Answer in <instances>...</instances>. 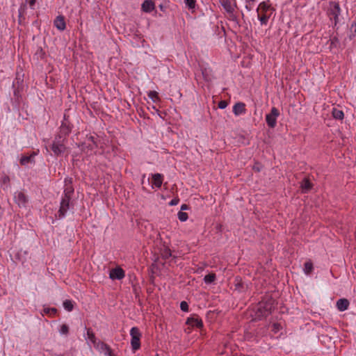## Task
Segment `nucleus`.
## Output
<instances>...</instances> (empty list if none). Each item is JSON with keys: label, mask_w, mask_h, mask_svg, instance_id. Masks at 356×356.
<instances>
[{"label": "nucleus", "mask_w": 356, "mask_h": 356, "mask_svg": "<svg viewBox=\"0 0 356 356\" xmlns=\"http://www.w3.org/2000/svg\"><path fill=\"white\" fill-rule=\"evenodd\" d=\"M341 13V8L339 3L332 1L329 3L327 14L331 20L334 21V24L336 26L339 22V15Z\"/></svg>", "instance_id": "nucleus-1"}, {"label": "nucleus", "mask_w": 356, "mask_h": 356, "mask_svg": "<svg viewBox=\"0 0 356 356\" xmlns=\"http://www.w3.org/2000/svg\"><path fill=\"white\" fill-rule=\"evenodd\" d=\"M65 139L63 138L60 136L55 138L51 145V150L54 154L58 156L65 152Z\"/></svg>", "instance_id": "nucleus-2"}, {"label": "nucleus", "mask_w": 356, "mask_h": 356, "mask_svg": "<svg viewBox=\"0 0 356 356\" xmlns=\"http://www.w3.org/2000/svg\"><path fill=\"white\" fill-rule=\"evenodd\" d=\"M130 336L132 350L136 351L140 347L141 333L138 327H134L130 330Z\"/></svg>", "instance_id": "nucleus-3"}, {"label": "nucleus", "mask_w": 356, "mask_h": 356, "mask_svg": "<svg viewBox=\"0 0 356 356\" xmlns=\"http://www.w3.org/2000/svg\"><path fill=\"white\" fill-rule=\"evenodd\" d=\"M280 115L278 109L273 107L270 112L266 115V121L268 126L270 128H274L277 124V119Z\"/></svg>", "instance_id": "nucleus-4"}, {"label": "nucleus", "mask_w": 356, "mask_h": 356, "mask_svg": "<svg viewBox=\"0 0 356 356\" xmlns=\"http://www.w3.org/2000/svg\"><path fill=\"white\" fill-rule=\"evenodd\" d=\"M70 200L67 196H62L60 209L58 210V216L59 218H64L67 211L71 209L72 205L70 204Z\"/></svg>", "instance_id": "nucleus-5"}, {"label": "nucleus", "mask_w": 356, "mask_h": 356, "mask_svg": "<svg viewBox=\"0 0 356 356\" xmlns=\"http://www.w3.org/2000/svg\"><path fill=\"white\" fill-rule=\"evenodd\" d=\"M14 200L19 207H26L28 202L27 197L22 191H17L14 194Z\"/></svg>", "instance_id": "nucleus-6"}, {"label": "nucleus", "mask_w": 356, "mask_h": 356, "mask_svg": "<svg viewBox=\"0 0 356 356\" xmlns=\"http://www.w3.org/2000/svg\"><path fill=\"white\" fill-rule=\"evenodd\" d=\"M125 276V273L124 270L120 267H117L115 268H113L110 270L109 273V277L110 279L115 280H122Z\"/></svg>", "instance_id": "nucleus-7"}, {"label": "nucleus", "mask_w": 356, "mask_h": 356, "mask_svg": "<svg viewBox=\"0 0 356 356\" xmlns=\"http://www.w3.org/2000/svg\"><path fill=\"white\" fill-rule=\"evenodd\" d=\"M37 155L36 152H33L31 154L27 156L24 155L21 157L19 163L22 165H28L35 163V156Z\"/></svg>", "instance_id": "nucleus-8"}, {"label": "nucleus", "mask_w": 356, "mask_h": 356, "mask_svg": "<svg viewBox=\"0 0 356 356\" xmlns=\"http://www.w3.org/2000/svg\"><path fill=\"white\" fill-rule=\"evenodd\" d=\"M155 9V3L152 0H145L141 5V10L149 13Z\"/></svg>", "instance_id": "nucleus-9"}, {"label": "nucleus", "mask_w": 356, "mask_h": 356, "mask_svg": "<svg viewBox=\"0 0 356 356\" xmlns=\"http://www.w3.org/2000/svg\"><path fill=\"white\" fill-rule=\"evenodd\" d=\"M94 346L105 356H107L111 352V348L106 343L102 341H97L94 344Z\"/></svg>", "instance_id": "nucleus-10"}, {"label": "nucleus", "mask_w": 356, "mask_h": 356, "mask_svg": "<svg viewBox=\"0 0 356 356\" xmlns=\"http://www.w3.org/2000/svg\"><path fill=\"white\" fill-rule=\"evenodd\" d=\"M246 112L245 104L242 102H238L233 106V113L235 115L238 116L245 114Z\"/></svg>", "instance_id": "nucleus-11"}, {"label": "nucleus", "mask_w": 356, "mask_h": 356, "mask_svg": "<svg viewBox=\"0 0 356 356\" xmlns=\"http://www.w3.org/2000/svg\"><path fill=\"white\" fill-rule=\"evenodd\" d=\"M162 183H163V175L159 174V173H156V174H154L152 175V187H155V188H160L162 185Z\"/></svg>", "instance_id": "nucleus-12"}, {"label": "nucleus", "mask_w": 356, "mask_h": 356, "mask_svg": "<svg viewBox=\"0 0 356 356\" xmlns=\"http://www.w3.org/2000/svg\"><path fill=\"white\" fill-rule=\"evenodd\" d=\"M54 24L59 31H64L66 28L64 17L62 15L56 17L54 22Z\"/></svg>", "instance_id": "nucleus-13"}, {"label": "nucleus", "mask_w": 356, "mask_h": 356, "mask_svg": "<svg viewBox=\"0 0 356 356\" xmlns=\"http://www.w3.org/2000/svg\"><path fill=\"white\" fill-rule=\"evenodd\" d=\"M349 307V301L345 298H341L337 302V307L340 312H344Z\"/></svg>", "instance_id": "nucleus-14"}, {"label": "nucleus", "mask_w": 356, "mask_h": 356, "mask_svg": "<svg viewBox=\"0 0 356 356\" xmlns=\"http://www.w3.org/2000/svg\"><path fill=\"white\" fill-rule=\"evenodd\" d=\"M74 193V188L72 185L70 180H65V187L64 189V193L63 196H67L69 197L70 200H71V196Z\"/></svg>", "instance_id": "nucleus-15"}, {"label": "nucleus", "mask_w": 356, "mask_h": 356, "mask_svg": "<svg viewBox=\"0 0 356 356\" xmlns=\"http://www.w3.org/2000/svg\"><path fill=\"white\" fill-rule=\"evenodd\" d=\"M187 323L191 326L201 327L203 325L202 321L197 317H191L187 320Z\"/></svg>", "instance_id": "nucleus-16"}, {"label": "nucleus", "mask_w": 356, "mask_h": 356, "mask_svg": "<svg viewBox=\"0 0 356 356\" xmlns=\"http://www.w3.org/2000/svg\"><path fill=\"white\" fill-rule=\"evenodd\" d=\"M10 184V177L6 174L0 175V186L3 189L8 188Z\"/></svg>", "instance_id": "nucleus-17"}, {"label": "nucleus", "mask_w": 356, "mask_h": 356, "mask_svg": "<svg viewBox=\"0 0 356 356\" xmlns=\"http://www.w3.org/2000/svg\"><path fill=\"white\" fill-rule=\"evenodd\" d=\"M332 113L333 118L337 120H343L344 118V113L341 110L333 108Z\"/></svg>", "instance_id": "nucleus-18"}, {"label": "nucleus", "mask_w": 356, "mask_h": 356, "mask_svg": "<svg viewBox=\"0 0 356 356\" xmlns=\"http://www.w3.org/2000/svg\"><path fill=\"white\" fill-rule=\"evenodd\" d=\"M57 309L54 307H44L42 312H41V314L44 316V314L49 315V316H54L56 314Z\"/></svg>", "instance_id": "nucleus-19"}, {"label": "nucleus", "mask_w": 356, "mask_h": 356, "mask_svg": "<svg viewBox=\"0 0 356 356\" xmlns=\"http://www.w3.org/2000/svg\"><path fill=\"white\" fill-rule=\"evenodd\" d=\"M232 0H227L224 1L222 3L223 7L227 12H232L234 9V4L232 3Z\"/></svg>", "instance_id": "nucleus-20"}, {"label": "nucleus", "mask_w": 356, "mask_h": 356, "mask_svg": "<svg viewBox=\"0 0 356 356\" xmlns=\"http://www.w3.org/2000/svg\"><path fill=\"white\" fill-rule=\"evenodd\" d=\"M258 19L260 21L261 25H266L268 22L269 16L265 13L260 14L258 13Z\"/></svg>", "instance_id": "nucleus-21"}, {"label": "nucleus", "mask_w": 356, "mask_h": 356, "mask_svg": "<svg viewBox=\"0 0 356 356\" xmlns=\"http://www.w3.org/2000/svg\"><path fill=\"white\" fill-rule=\"evenodd\" d=\"M63 307L65 310L68 311V312H71L72 311V309H74V303L72 300H65L64 302H63Z\"/></svg>", "instance_id": "nucleus-22"}, {"label": "nucleus", "mask_w": 356, "mask_h": 356, "mask_svg": "<svg viewBox=\"0 0 356 356\" xmlns=\"http://www.w3.org/2000/svg\"><path fill=\"white\" fill-rule=\"evenodd\" d=\"M303 270L306 275H309L313 270L312 263L310 261L305 262Z\"/></svg>", "instance_id": "nucleus-23"}, {"label": "nucleus", "mask_w": 356, "mask_h": 356, "mask_svg": "<svg viewBox=\"0 0 356 356\" xmlns=\"http://www.w3.org/2000/svg\"><path fill=\"white\" fill-rule=\"evenodd\" d=\"M216 280V275L214 273L208 274L204 276V281L206 284H211Z\"/></svg>", "instance_id": "nucleus-24"}, {"label": "nucleus", "mask_w": 356, "mask_h": 356, "mask_svg": "<svg viewBox=\"0 0 356 356\" xmlns=\"http://www.w3.org/2000/svg\"><path fill=\"white\" fill-rule=\"evenodd\" d=\"M147 96L149 99H151L154 102H156L159 101V94L156 91H149L148 93H147Z\"/></svg>", "instance_id": "nucleus-25"}, {"label": "nucleus", "mask_w": 356, "mask_h": 356, "mask_svg": "<svg viewBox=\"0 0 356 356\" xmlns=\"http://www.w3.org/2000/svg\"><path fill=\"white\" fill-rule=\"evenodd\" d=\"M301 187L303 191H308L312 188V184L307 179H304L301 184Z\"/></svg>", "instance_id": "nucleus-26"}, {"label": "nucleus", "mask_w": 356, "mask_h": 356, "mask_svg": "<svg viewBox=\"0 0 356 356\" xmlns=\"http://www.w3.org/2000/svg\"><path fill=\"white\" fill-rule=\"evenodd\" d=\"M59 333L62 335H67L69 333V327L66 324H63L60 326Z\"/></svg>", "instance_id": "nucleus-27"}, {"label": "nucleus", "mask_w": 356, "mask_h": 356, "mask_svg": "<svg viewBox=\"0 0 356 356\" xmlns=\"http://www.w3.org/2000/svg\"><path fill=\"white\" fill-rule=\"evenodd\" d=\"M60 129L61 131L63 132L65 135L68 134L71 131L70 127L64 122H62Z\"/></svg>", "instance_id": "nucleus-28"}, {"label": "nucleus", "mask_w": 356, "mask_h": 356, "mask_svg": "<svg viewBox=\"0 0 356 356\" xmlns=\"http://www.w3.org/2000/svg\"><path fill=\"white\" fill-rule=\"evenodd\" d=\"M177 216H178L179 220L181 222L186 221L188 218V214L186 213H185V212L181 211L178 212Z\"/></svg>", "instance_id": "nucleus-29"}, {"label": "nucleus", "mask_w": 356, "mask_h": 356, "mask_svg": "<svg viewBox=\"0 0 356 356\" xmlns=\"http://www.w3.org/2000/svg\"><path fill=\"white\" fill-rule=\"evenodd\" d=\"M268 8H269V4L265 1H263L259 4V8H257V13H259V10H261L262 11L266 12L268 10Z\"/></svg>", "instance_id": "nucleus-30"}, {"label": "nucleus", "mask_w": 356, "mask_h": 356, "mask_svg": "<svg viewBox=\"0 0 356 356\" xmlns=\"http://www.w3.org/2000/svg\"><path fill=\"white\" fill-rule=\"evenodd\" d=\"M350 32L351 35H350V39L351 40L356 33V22H353L350 26Z\"/></svg>", "instance_id": "nucleus-31"}, {"label": "nucleus", "mask_w": 356, "mask_h": 356, "mask_svg": "<svg viewBox=\"0 0 356 356\" xmlns=\"http://www.w3.org/2000/svg\"><path fill=\"white\" fill-rule=\"evenodd\" d=\"M282 328V326L280 323H274L273 325H272V330L275 332V333H277Z\"/></svg>", "instance_id": "nucleus-32"}, {"label": "nucleus", "mask_w": 356, "mask_h": 356, "mask_svg": "<svg viewBox=\"0 0 356 356\" xmlns=\"http://www.w3.org/2000/svg\"><path fill=\"white\" fill-rule=\"evenodd\" d=\"M186 5L191 9L195 6V0H185Z\"/></svg>", "instance_id": "nucleus-33"}, {"label": "nucleus", "mask_w": 356, "mask_h": 356, "mask_svg": "<svg viewBox=\"0 0 356 356\" xmlns=\"http://www.w3.org/2000/svg\"><path fill=\"white\" fill-rule=\"evenodd\" d=\"M88 339L93 343L95 344L97 341L95 339V335L90 332V331L87 332Z\"/></svg>", "instance_id": "nucleus-34"}, {"label": "nucleus", "mask_w": 356, "mask_h": 356, "mask_svg": "<svg viewBox=\"0 0 356 356\" xmlns=\"http://www.w3.org/2000/svg\"><path fill=\"white\" fill-rule=\"evenodd\" d=\"M180 308L183 312H188V303L185 301H182L180 303Z\"/></svg>", "instance_id": "nucleus-35"}, {"label": "nucleus", "mask_w": 356, "mask_h": 356, "mask_svg": "<svg viewBox=\"0 0 356 356\" xmlns=\"http://www.w3.org/2000/svg\"><path fill=\"white\" fill-rule=\"evenodd\" d=\"M270 309H271V306L267 305L266 307H265V312L264 314H262V316H266L268 314H269L270 312Z\"/></svg>", "instance_id": "nucleus-36"}, {"label": "nucleus", "mask_w": 356, "mask_h": 356, "mask_svg": "<svg viewBox=\"0 0 356 356\" xmlns=\"http://www.w3.org/2000/svg\"><path fill=\"white\" fill-rule=\"evenodd\" d=\"M25 7H26V6L24 5V6H20V8H19V17H22L23 15L24 10H25Z\"/></svg>", "instance_id": "nucleus-37"}, {"label": "nucleus", "mask_w": 356, "mask_h": 356, "mask_svg": "<svg viewBox=\"0 0 356 356\" xmlns=\"http://www.w3.org/2000/svg\"><path fill=\"white\" fill-rule=\"evenodd\" d=\"M179 202V200L178 199H172L169 204L171 205V206H175V205H177Z\"/></svg>", "instance_id": "nucleus-38"}, {"label": "nucleus", "mask_w": 356, "mask_h": 356, "mask_svg": "<svg viewBox=\"0 0 356 356\" xmlns=\"http://www.w3.org/2000/svg\"><path fill=\"white\" fill-rule=\"evenodd\" d=\"M29 3L31 9H34L35 0H29Z\"/></svg>", "instance_id": "nucleus-39"}, {"label": "nucleus", "mask_w": 356, "mask_h": 356, "mask_svg": "<svg viewBox=\"0 0 356 356\" xmlns=\"http://www.w3.org/2000/svg\"><path fill=\"white\" fill-rule=\"evenodd\" d=\"M220 108L223 109L227 106V104L225 102H220L218 104Z\"/></svg>", "instance_id": "nucleus-40"}, {"label": "nucleus", "mask_w": 356, "mask_h": 356, "mask_svg": "<svg viewBox=\"0 0 356 356\" xmlns=\"http://www.w3.org/2000/svg\"><path fill=\"white\" fill-rule=\"evenodd\" d=\"M186 209H188V206L186 204H182L181 207V210L184 211V210H186Z\"/></svg>", "instance_id": "nucleus-41"}, {"label": "nucleus", "mask_w": 356, "mask_h": 356, "mask_svg": "<svg viewBox=\"0 0 356 356\" xmlns=\"http://www.w3.org/2000/svg\"><path fill=\"white\" fill-rule=\"evenodd\" d=\"M337 39L336 38H334L332 40V44L334 43V42L337 41Z\"/></svg>", "instance_id": "nucleus-42"}, {"label": "nucleus", "mask_w": 356, "mask_h": 356, "mask_svg": "<svg viewBox=\"0 0 356 356\" xmlns=\"http://www.w3.org/2000/svg\"><path fill=\"white\" fill-rule=\"evenodd\" d=\"M247 3H250V2H253L255 0H245Z\"/></svg>", "instance_id": "nucleus-43"}, {"label": "nucleus", "mask_w": 356, "mask_h": 356, "mask_svg": "<svg viewBox=\"0 0 356 356\" xmlns=\"http://www.w3.org/2000/svg\"><path fill=\"white\" fill-rule=\"evenodd\" d=\"M170 256L171 255V253L170 252V250H168V252L166 253V256Z\"/></svg>", "instance_id": "nucleus-44"}, {"label": "nucleus", "mask_w": 356, "mask_h": 356, "mask_svg": "<svg viewBox=\"0 0 356 356\" xmlns=\"http://www.w3.org/2000/svg\"><path fill=\"white\" fill-rule=\"evenodd\" d=\"M262 307H263V304L261 303L259 305V309H261Z\"/></svg>", "instance_id": "nucleus-45"}, {"label": "nucleus", "mask_w": 356, "mask_h": 356, "mask_svg": "<svg viewBox=\"0 0 356 356\" xmlns=\"http://www.w3.org/2000/svg\"><path fill=\"white\" fill-rule=\"evenodd\" d=\"M58 356H63V355H58Z\"/></svg>", "instance_id": "nucleus-46"}]
</instances>
